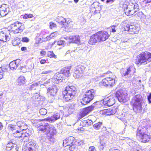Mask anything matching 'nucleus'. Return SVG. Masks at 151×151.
I'll return each instance as SVG.
<instances>
[{"label":"nucleus","instance_id":"nucleus-28","mask_svg":"<svg viewBox=\"0 0 151 151\" xmlns=\"http://www.w3.org/2000/svg\"><path fill=\"white\" fill-rule=\"evenodd\" d=\"M131 71V68L129 67L127 69H122L120 72L122 75V76L123 77L128 75L130 73Z\"/></svg>","mask_w":151,"mask_h":151},{"label":"nucleus","instance_id":"nucleus-6","mask_svg":"<svg viewBox=\"0 0 151 151\" xmlns=\"http://www.w3.org/2000/svg\"><path fill=\"white\" fill-rule=\"evenodd\" d=\"M151 61V53L147 51L142 52L136 58L135 63L137 65H141L142 64Z\"/></svg>","mask_w":151,"mask_h":151},{"label":"nucleus","instance_id":"nucleus-44","mask_svg":"<svg viewBox=\"0 0 151 151\" xmlns=\"http://www.w3.org/2000/svg\"><path fill=\"white\" fill-rule=\"evenodd\" d=\"M100 144L99 146V150L100 151H102L104 148L105 144L102 142H100Z\"/></svg>","mask_w":151,"mask_h":151},{"label":"nucleus","instance_id":"nucleus-59","mask_svg":"<svg viewBox=\"0 0 151 151\" xmlns=\"http://www.w3.org/2000/svg\"><path fill=\"white\" fill-rule=\"evenodd\" d=\"M88 151H96V150L94 146H91L89 147Z\"/></svg>","mask_w":151,"mask_h":151},{"label":"nucleus","instance_id":"nucleus-20","mask_svg":"<svg viewBox=\"0 0 151 151\" xmlns=\"http://www.w3.org/2000/svg\"><path fill=\"white\" fill-rule=\"evenodd\" d=\"M100 42L106 40L109 37L107 32L105 31H101L97 32Z\"/></svg>","mask_w":151,"mask_h":151},{"label":"nucleus","instance_id":"nucleus-30","mask_svg":"<svg viewBox=\"0 0 151 151\" xmlns=\"http://www.w3.org/2000/svg\"><path fill=\"white\" fill-rule=\"evenodd\" d=\"M106 115H110L115 114L117 111V109L116 108L113 107L106 109Z\"/></svg>","mask_w":151,"mask_h":151},{"label":"nucleus","instance_id":"nucleus-49","mask_svg":"<svg viewBox=\"0 0 151 151\" xmlns=\"http://www.w3.org/2000/svg\"><path fill=\"white\" fill-rule=\"evenodd\" d=\"M52 81L54 83L58 84L59 83H61L56 78H55V77L54 76V77L51 79Z\"/></svg>","mask_w":151,"mask_h":151},{"label":"nucleus","instance_id":"nucleus-1","mask_svg":"<svg viewBox=\"0 0 151 151\" xmlns=\"http://www.w3.org/2000/svg\"><path fill=\"white\" fill-rule=\"evenodd\" d=\"M37 130L40 133H43L46 134V137L42 136L40 138V141L43 145L42 150L45 151L48 150L50 148V144L48 141L50 142H54L55 139L54 135L56 133L55 127L49 125L47 123H39L37 125Z\"/></svg>","mask_w":151,"mask_h":151},{"label":"nucleus","instance_id":"nucleus-34","mask_svg":"<svg viewBox=\"0 0 151 151\" xmlns=\"http://www.w3.org/2000/svg\"><path fill=\"white\" fill-rule=\"evenodd\" d=\"M42 84V83H41L40 81H39L38 83H33L30 86L29 89L31 90H35L38 87V86L39 85Z\"/></svg>","mask_w":151,"mask_h":151},{"label":"nucleus","instance_id":"nucleus-64","mask_svg":"<svg viewBox=\"0 0 151 151\" xmlns=\"http://www.w3.org/2000/svg\"><path fill=\"white\" fill-rule=\"evenodd\" d=\"M40 53L41 54V55L42 56L45 55L46 54V52L45 51L42 50V51H41L40 52Z\"/></svg>","mask_w":151,"mask_h":151},{"label":"nucleus","instance_id":"nucleus-42","mask_svg":"<svg viewBox=\"0 0 151 151\" xmlns=\"http://www.w3.org/2000/svg\"><path fill=\"white\" fill-rule=\"evenodd\" d=\"M47 56L50 58H56V56L55 55L52 51H48L47 53Z\"/></svg>","mask_w":151,"mask_h":151},{"label":"nucleus","instance_id":"nucleus-54","mask_svg":"<svg viewBox=\"0 0 151 151\" xmlns=\"http://www.w3.org/2000/svg\"><path fill=\"white\" fill-rule=\"evenodd\" d=\"M7 71V69L4 67H0V73L2 72H5Z\"/></svg>","mask_w":151,"mask_h":151},{"label":"nucleus","instance_id":"nucleus-7","mask_svg":"<svg viewBox=\"0 0 151 151\" xmlns=\"http://www.w3.org/2000/svg\"><path fill=\"white\" fill-rule=\"evenodd\" d=\"M96 107L98 108L101 107H106L111 106L113 105L115 103V99L113 96H110L100 101L95 102Z\"/></svg>","mask_w":151,"mask_h":151},{"label":"nucleus","instance_id":"nucleus-15","mask_svg":"<svg viewBox=\"0 0 151 151\" xmlns=\"http://www.w3.org/2000/svg\"><path fill=\"white\" fill-rule=\"evenodd\" d=\"M56 21L61 25L65 28L68 27L70 24L71 22V20L69 18L65 19L64 17L61 16H58L55 19Z\"/></svg>","mask_w":151,"mask_h":151},{"label":"nucleus","instance_id":"nucleus-22","mask_svg":"<svg viewBox=\"0 0 151 151\" xmlns=\"http://www.w3.org/2000/svg\"><path fill=\"white\" fill-rule=\"evenodd\" d=\"M21 62L20 60L17 59L10 62L9 64V67L10 69L12 70H16L17 67L19 65Z\"/></svg>","mask_w":151,"mask_h":151},{"label":"nucleus","instance_id":"nucleus-56","mask_svg":"<svg viewBox=\"0 0 151 151\" xmlns=\"http://www.w3.org/2000/svg\"><path fill=\"white\" fill-rule=\"evenodd\" d=\"M51 39V38L50 37V36L49 35L48 36H47L45 38H44L43 40H42V42H46L48 40H49Z\"/></svg>","mask_w":151,"mask_h":151},{"label":"nucleus","instance_id":"nucleus-55","mask_svg":"<svg viewBox=\"0 0 151 151\" xmlns=\"http://www.w3.org/2000/svg\"><path fill=\"white\" fill-rule=\"evenodd\" d=\"M130 11V9L128 8V7L127 6L126 9L125 10V13L126 15L128 16L129 15V12Z\"/></svg>","mask_w":151,"mask_h":151},{"label":"nucleus","instance_id":"nucleus-19","mask_svg":"<svg viewBox=\"0 0 151 151\" xmlns=\"http://www.w3.org/2000/svg\"><path fill=\"white\" fill-rule=\"evenodd\" d=\"M100 40L97 32L92 35L90 37L88 43L91 45H94L96 43L100 42Z\"/></svg>","mask_w":151,"mask_h":151},{"label":"nucleus","instance_id":"nucleus-40","mask_svg":"<svg viewBox=\"0 0 151 151\" xmlns=\"http://www.w3.org/2000/svg\"><path fill=\"white\" fill-rule=\"evenodd\" d=\"M74 106L72 105H69L67 107L68 112L70 114L73 113L74 110Z\"/></svg>","mask_w":151,"mask_h":151},{"label":"nucleus","instance_id":"nucleus-13","mask_svg":"<svg viewBox=\"0 0 151 151\" xmlns=\"http://www.w3.org/2000/svg\"><path fill=\"white\" fill-rule=\"evenodd\" d=\"M75 139L72 136L66 138L63 141V145L64 147H68V148L70 150H74L76 147L74 145Z\"/></svg>","mask_w":151,"mask_h":151},{"label":"nucleus","instance_id":"nucleus-41","mask_svg":"<svg viewBox=\"0 0 151 151\" xmlns=\"http://www.w3.org/2000/svg\"><path fill=\"white\" fill-rule=\"evenodd\" d=\"M83 141L82 140H80V139H77L76 141L75 140V141L74 142V145L76 146V148H77V145H83Z\"/></svg>","mask_w":151,"mask_h":151},{"label":"nucleus","instance_id":"nucleus-46","mask_svg":"<svg viewBox=\"0 0 151 151\" xmlns=\"http://www.w3.org/2000/svg\"><path fill=\"white\" fill-rule=\"evenodd\" d=\"M33 17V15L31 14H25L24 15L23 17L24 19L31 18Z\"/></svg>","mask_w":151,"mask_h":151},{"label":"nucleus","instance_id":"nucleus-29","mask_svg":"<svg viewBox=\"0 0 151 151\" xmlns=\"http://www.w3.org/2000/svg\"><path fill=\"white\" fill-rule=\"evenodd\" d=\"M85 93H86V96L89 97L91 100L93 99L95 95L94 91L93 90L91 89L88 90L86 91Z\"/></svg>","mask_w":151,"mask_h":151},{"label":"nucleus","instance_id":"nucleus-43","mask_svg":"<svg viewBox=\"0 0 151 151\" xmlns=\"http://www.w3.org/2000/svg\"><path fill=\"white\" fill-rule=\"evenodd\" d=\"M47 110L45 108H42L40 110V113L42 115H45L47 113Z\"/></svg>","mask_w":151,"mask_h":151},{"label":"nucleus","instance_id":"nucleus-14","mask_svg":"<svg viewBox=\"0 0 151 151\" xmlns=\"http://www.w3.org/2000/svg\"><path fill=\"white\" fill-rule=\"evenodd\" d=\"M116 78V77L115 76L112 78L107 77L102 80L100 83V85L101 86H112L115 83Z\"/></svg>","mask_w":151,"mask_h":151},{"label":"nucleus","instance_id":"nucleus-57","mask_svg":"<svg viewBox=\"0 0 151 151\" xmlns=\"http://www.w3.org/2000/svg\"><path fill=\"white\" fill-rule=\"evenodd\" d=\"M114 1V0H106V4L110 5L112 4Z\"/></svg>","mask_w":151,"mask_h":151},{"label":"nucleus","instance_id":"nucleus-16","mask_svg":"<svg viewBox=\"0 0 151 151\" xmlns=\"http://www.w3.org/2000/svg\"><path fill=\"white\" fill-rule=\"evenodd\" d=\"M63 114L62 111L60 110L59 112L54 113L52 116L50 117L46 118L45 120L49 122H54L60 119V116L63 115Z\"/></svg>","mask_w":151,"mask_h":151},{"label":"nucleus","instance_id":"nucleus-50","mask_svg":"<svg viewBox=\"0 0 151 151\" xmlns=\"http://www.w3.org/2000/svg\"><path fill=\"white\" fill-rule=\"evenodd\" d=\"M49 27L50 29H52L56 27V25L54 23L52 22H50L49 23Z\"/></svg>","mask_w":151,"mask_h":151},{"label":"nucleus","instance_id":"nucleus-53","mask_svg":"<svg viewBox=\"0 0 151 151\" xmlns=\"http://www.w3.org/2000/svg\"><path fill=\"white\" fill-rule=\"evenodd\" d=\"M22 41L23 42H28L29 41V39L27 37H24L22 38Z\"/></svg>","mask_w":151,"mask_h":151},{"label":"nucleus","instance_id":"nucleus-27","mask_svg":"<svg viewBox=\"0 0 151 151\" xmlns=\"http://www.w3.org/2000/svg\"><path fill=\"white\" fill-rule=\"evenodd\" d=\"M91 100L88 96H86V93L83 95V98L81 100V103L83 105L86 104L90 102Z\"/></svg>","mask_w":151,"mask_h":151},{"label":"nucleus","instance_id":"nucleus-31","mask_svg":"<svg viewBox=\"0 0 151 151\" xmlns=\"http://www.w3.org/2000/svg\"><path fill=\"white\" fill-rule=\"evenodd\" d=\"M46 32L44 31H42L39 34V36H37V38L38 40V42L41 43L42 42V40L45 37Z\"/></svg>","mask_w":151,"mask_h":151},{"label":"nucleus","instance_id":"nucleus-33","mask_svg":"<svg viewBox=\"0 0 151 151\" xmlns=\"http://www.w3.org/2000/svg\"><path fill=\"white\" fill-rule=\"evenodd\" d=\"M127 6L129 9L132 10H134L135 9H138V4L136 3L133 4L132 3Z\"/></svg>","mask_w":151,"mask_h":151},{"label":"nucleus","instance_id":"nucleus-25","mask_svg":"<svg viewBox=\"0 0 151 151\" xmlns=\"http://www.w3.org/2000/svg\"><path fill=\"white\" fill-rule=\"evenodd\" d=\"M57 88L55 85H53L49 87L47 89V93L52 96H54L55 95L57 92Z\"/></svg>","mask_w":151,"mask_h":151},{"label":"nucleus","instance_id":"nucleus-3","mask_svg":"<svg viewBox=\"0 0 151 151\" xmlns=\"http://www.w3.org/2000/svg\"><path fill=\"white\" fill-rule=\"evenodd\" d=\"M143 103V98L140 94L134 96L131 102L133 111L136 113H139L142 109V106Z\"/></svg>","mask_w":151,"mask_h":151},{"label":"nucleus","instance_id":"nucleus-4","mask_svg":"<svg viewBox=\"0 0 151 151\" xmlns=\"http://www.w3.org/2000/svg\"><path fill=\"white\" fill-rule=\"evenodd\" d=\"M91 70L85 65H79L75 69V71L73 76L76 78H78L81 77L84 73L86 76L90 75Z\"/></svg>","mask_w":151,"mask_h":151},{"label":"nucleus","instance_id":"nucleus-58","mask_svg":"<svg viewBox=\"0 0 151 151\" xmlns=\"http://www.w3.org/2000/svg\"><path fill=\"white\" fill-rule=\"evenodd\" d=\"M40 122V120L39 119H32L31 120V122L33 124H37L38 122Z\"/></svg>","mask_w":151,"mask_h":151},{"label":"nucleus","instance_id":"nucleus-5","mask_svg":"<svg viewBox=\"0 0 151 151\" xmlns=\"http://www.w3.org/2000/svg\"><path fill=\"white\" fill-rule=\"evenodd\" d=\"M76 92V88L74 86H68L63 91V99L65 101H67L72 99L75 96Z\"/></svg>","mask_w":151,"mask_h":151},{"label":"nucleus","instance_id":"nucleus-26","mask_svg":"<svg viewBox=\"0 0 151 151\" xmlns=\"http://www.w3.org/2000/svg\"><path fill=\"white\" fill-rule=\"evenodd\" d=\"M71 66H67L63 68L61 70V72L62 74L65 75L66 77H68L70 75V70Z\"/></svg>","mask_w":151,"mask_h":151},{"label":"nucleus","instance_id":"nucleus-62","mask_svg":"<svg viewBox=\"0 0 151 151\" xmlns=\"http://www.w3.org/2000/svg\"><path fill=\"white\" fill-rule=\"evenodd\" d=\"M147 99L149 103H151V93H150L149 95L147 96Z\"/></svg>","mask_w":151,"mask_h":151},{"label":"nucleus","instance_id":"nucleus-21","mask_svg":"<svg viewBox=\"0 0 151 151\" xmlns=\"http://www.w3.org/2000/svg\"><path fill=\"white\" fill-rule=\"evenodd\" d=\"M9 11V7L6 4H3L0 7V15L1 17H4L6 15Z\"/></svg>","mask_w":151,"mask_h":151},{"label":"nucleus","instance_id":"nucleus-17","mask_svg":"<svg viewBox=\"0 0 151 151\" xmlns=\"http://www.w3.org/2000/svg\"><path fill=\"white\" fill-rule=\"evenodd\" d=\"M36 147V142L32 140L28 143L26 147L22 149L23 151H35Z\"/></svg>","mask_w":151,"mask_h":151},{"label":"nucleus","instance_id":"nucleus-35","mask_svg":"<svg viewBox=\"0 0 151 151\" xmlns=\"http://www.w3.org/2000/svg\"><path fill=\"white\" fill-rule=\"evenodd\" d=\"M135 15H137L139 16L142 22H144L145 21L146 16L142 12H138Z\"/></svg>","mask_w":151,"mask_h":151},{"label":"nucleus","instance_id":"nucleus-47","mask_svg":"<svg viewBox=\"0 0 151 151\" xmlns=\"http://www.w3.org/2000/svg\"><path fill=\"white\" fill-rule=\"evenodd\" d=\"M52 71L51 70H44L41 73V74H44L45 75H47L49 74H50L52 72Z\"/></svg>","mask_w":151,"mask_h":151},{"label":"nucleus","instance_id":"nucleus-63","mask_svg":"<svg viewBox=\"0 0 151 151\" xmlns=\"http://www.w3.org/2000/svg\"><path fill=\"white\" fill-rule=\"evenodd\" d=\"M136 11H134V10H132L130 9V11L129 12V15H128V16H131Z\"/></svg>","mask_w":151,"mask_h":151},{"label":"nucleus","instance_id":"nucleus-51","mask_svg":"<svg viewBox=\"0 0 151 151\" xmlns=\"http://www.w3.org/2000/svg\"><path fill=\"white\" fill-rule=\"evenodd\" d=\"M58 35V32H54L51 33L50 35V37L51 39L54 38L55 37Z\"/></svg>","mask_w":151,"mask_h":151},{"label":"nucleus","instance_id":"nucleus-8","mask_svg":"<svg viewBox=\"0 0 151 151\" xmlns=\"http://www.w3.org/2000/svg\"><path fill=\"white\" fill-rule=\"evenodd\" d=\"M119 101L121 103H125L129 99L128 96L127 91L124 89H120L117 91L115 94Z\"/></svg>","mask_w":151,"mask_h":151},{"label":"nucleus","instance_id":"nucleus-18","mask_svg":"<svg viewBox=\"0 0 151 151\" xmlns=\"http://www.w3.org/2000/svg\"><path fill=\"white\" fill-rule=\"evenodd\" d=\"M126 31H129L131 34H137L138 32L139 28L134 25H129L127 24L124 27Z\"/></svg>","mask_w":151,"mask_h":151},{"label":"nucleus","instance_id":"nucleus-12","mask_svg":"<svg viewBox=\"0 0 151 151\" xmlns=\"http://www.w3.org/2000/svg\"><path fill=\"white\" fill-rule=\"evenodd\" d=\"M96 102H95L92 105L82 109L78 116V120H80L83 117L87 115L94 108H98L96 107Z\"/></svg>","mask_w":151,"mask_h":151},{"label":"nucleus","instance_id":"nucleus-48","mask_svg":"<svg viewBox=\"0 0 151 151\" xmlns=\"http://www.w3.org/2000/svg\"><path fill=\"white\" fill-rule=\"evenodd\" d=\"M27 67L28 71L29 72L33 68L34 65L32 63H31L30 64H28Z\"/></svg>","mask_w":151,"mask_h":151},{"label":"nucleus","instance_id":"nucleus-10","mask_svg":"<svg viewBox=\"0 0 151 151\" xmlns=\"http://www.w3.org/2000/svg\"><path fill=\"white\" fill-rule=\"evenodd\" d=\"M9 27L14 34L21 33L24 29L23 24L18 21L11 24Z\"/></svg>","mask_w":151,"mask_h":151},{"label":"nucleus","instance_id":"nucleus-61","mask_svg":"<svg viewBox=\"0 0 151 151\" xmlns=\"http://www.w3.org/2000/svg\"><path fill=\"white\" fill-rule=\"evenodd\" d=\"M115 27H116V26H115L113 25V26H111L110 28L111 30V31L112 32H116V30L115 29Z\"/></svg>","mask_w":151,"mask_h":151},{"label":"nucleus","instance_id":"nucleus-52","mask_svg":"<svg viewBox=\"0 0 151 151\" xmlns=\"http://www.w3.org/2000/svg\"><path fill=\"white\" fill-rule=\"evenodd\" d=\"M57 44L58 45H61L65 44V42L63 40H60L57 42Z\"/></svg>","mask_w":151,"mask_h":151},{"label":"nucleus","instance_id":"nucleus-39","mask_svg":"<svg viewBox=\"0 0 151 151\" xmlns=\"http://www.w3.org/2000/svg\"><path fill=\"white\" fill-rule=\"evenodd\" d=\"M12 43L13 46L19 45L20 43L19 38L18 37H16L13 40Z\"/></svg>","mask_w":151,"mask_h":151},{"label":"nucleus","instance_id":"nucleus-24","mask_svg":"<svg viewBox=\"0 0 151 151\" xmlns=\"http://www.w3.org/2000/svg\"><path fill=\"white\" fill-rule=\"evenodd\" d=\"M18 149L16 144L12 142L9 143L7 144L6 149V151H18Z\"/></svg>","mask_w":151,"mask_h":151},{"label":"nucleus","instance_id":"nucleus-38","mask_svg":"<svg viewBox=\"0 0 151 151\" xmlns=\"http://www.w3.org/2000/svg\"><path fill=\"white\" fill-rule=\"evenodd\" d=\"M55 78H56L59 81L61 82L63 81V78H62V75L59 73H56L54 76Z\"/></svg>","mask_w":151,"mask_h":151},{"label":"nucleus","instance_id":"nucleus-9","mask_svg":"<svg viewBox=\"0 0 151 151\" xmlns=\"http://www.w3.org/2000/svg\"><path fill=\"white\" fill-rule=\"evenodd\" d=\"M8 128L9 130L12 131L16 130V129L23 131L27 129V126L24 122L21 121L18 122L17 123V125L9 124Z\"/></svg>","mask_w":151,"mask_h":151},{"label":"nucleus","instance_id":"nucleus-11","mask_svg":"<svg viewBox=\"0 0 151 151\" xmlns=\"http://www.w3.org/2000/svg\"><path fill=\"white\" fill-rule=\"evenodd\" d=\"M15 130L13 131L14 132L13 133L14 136L16 138H21L22 141L24 142H27L29 140V137H30L31 134L27 132L21 133V130Z\"/></svg>","mask_w":151,"mask_h":151},{"label":"nucleus","instance_id":"nucleus-32","mask_svg":"<svg viewBox=\"0 0 151 151\" xmlns=\"http://www.w3.org/2000/svg\"><path fill=\"white\" fill-rule=\"evenodd\" d=\"M94 122L95 121H93L90 120H83L81 122L80 125L82 127H84L87 125H89L92 124L93 122Z\"/></svg>","mask_w":151,"mask_h":151},{"label":"nucleus","instance_id":"nucleus-45","mask_svg":"<svg viewBox=\"0 0 151 151\" xmlns=\"http://www.w3.org/2000/svg\"><path fill=\"white\" fill-rule=\"evenodd\" d=\"M21 70L23 73H25L26 72H28L27 66H22L20 68Z\"/></svg>","mask_w":151,"mask_h":151},{"label":"nucleus","instance_id":"nucleus-23","mask_svg":"<svg viewBox=\"0 0 151 151\" xmlns=\"http://www.w3.org/2000/svg\"><path fill=\"white\" fill-rule=\"evenodd\" d=\"M64 38L66 40H71V42L73 43L79 44L80 42V39L78 35L71 36L69 37H66Z\"/></svg>","mask_w":151,"mask_h":151},{"label":"nucleus","instance_id":"nucleus-36","mask_svg":"<svg viewBox=\"0 0 151 151\" xmlns=\"http://www.w3.org/2000/svg\"><path fill=\"white\" fill-rule=\"evenodd\" d=\"M18 84L20 85L24 84L25 83V79L23 76H20L18 79Z\"/></svg>","mask_w":151,"mask_h":151},{"label":"nucleus","instance_id":"nucleus-37","mask_svg":"<svg viewBox=\"0 0 151 151\" xmlns=\"http://www.w3.org/2000/svg\"><path fill=\"white\" fill-rule=\"evenodd\" d=\"M102 125V122H99L94 124L93 127L96 130H99Z\"/></svg>","mask_w":151,"mask_h":151},{"label":"nucleus","instance_id":"nucleus-60","mask_svg":"<svg viewBox=\"0 0 151 151\" xmlns=\"http://www.w3.org/2000/svg\"><path fill=\"white\" fill-rule=\"evenodd\" d=\"M100 114H101L106 115V109H104L103 110H101L100 111Z\"/></svg>","mask_w":151,"mask_h":151},{"label":"nucleus","instance_id":"nucleus-2","mask_svg":"<svg viewBox=\"0 0 151 151\" xmlns=\"http://www.w3.org/2000/svg\"><path fill=\"white\" fill-rule=\"evenodd\" d=\"M143 125L142 128V127H139L137 129V135L141 137V142H142L146 143L150 140V136L148 134H146L147 132H148L149 130L151 127L149 126H144L145 123V121H143L142 122Z\"/></svg>","mask_w":151,"mask_h":151}]
</instances>
